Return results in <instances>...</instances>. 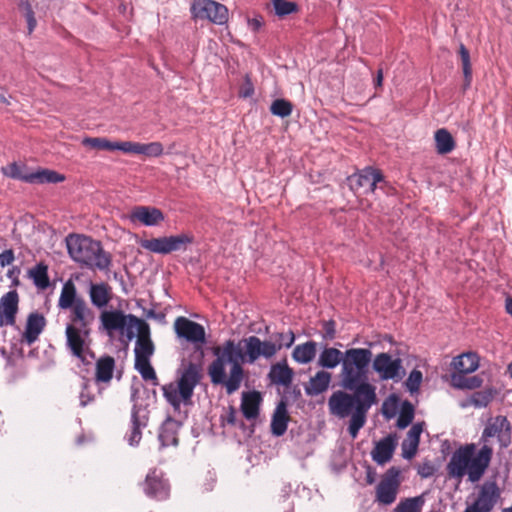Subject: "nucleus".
Segmentation results:
<instances>
[{
  "label": "nucleus",
  "instance_id": "obj_1",
  "mask_svg": "<svg viewBox=\"0 0 512 512\" xmlns=\"http://www.w3.org/2000/svg\"><path fill=\"white\" fill-rule=\"evenodd\" d=\"M511 424L506 416L491 417L482 432L483 446L476 452L475 444L459 447L451 456L446 470L450 478L461 480L465 475L471 482H478L490 465L493 449L489 445L490 438H496L501 449L507 448L512 442Z\"/></svg>",
  "mask_w": 512,
  "mask_h": 512
},
{
  "label": "nucleus",
  "instance_id": "obj_2",
  "mask_svg": "<svg viewBox=\"0 0 512 512\" xmlns=\"http://www.w3.org/2000/svg\"><path fill=\"white\" fill-rule=\"evenodd\" d=\"M368 373L369 371L353 373L345 370V378L340 379L341 386L353 393L339 390L328 400L331 414L339 418L351 416L348 432L353 439L365 425L369 409L377 403L376 387L369 382Z\"/></svg>",
  "mask_w": 512,
  "mask_h": 512
},
{
  "label": "nucleus",
  "instance_id": "obj_3",
  "mask_svg": "<svg viewBox=\"0 0 512 512\" xmlns=\"http://www.w3.org/2000/svg\"><path fill=\"white\" fill-rule=\"evenodd\" d=\"M216 358L208 366V375L213 385L225 387L228 395L235 393L244 379L242 363H254L262 356L260 339L250 336L238 342L227 340L213 350Z\"/></svg>",
  "mask_w": 512,
  "mask_h": 512
},
{
  "label": "nucleus",
  "instance_id": "obj_4",
  "mask_svg": "<svg viewBox=\"0 0 512 512\" xmlns=\"http://www.w3.org/2000/svg\"><path fill=\"white\" fill-rule=\"evenodd\" d=\"M202 370L201 363L183 359L177 369L176 384L170 383L162 387L165 399L175 410L180 409L181 403L191 402L194 389L202 379Z\"/></svg>",
  "mask_w": 512,
  "mask_h": 512
},
{
  "label": "nucleus",
  "instance_id": "obj_5",
  "mask_svg": "<svg viewBox=\"0 0 512 512\" xmlns=\"http://www.w3.org/2000/svg\"><path fill=\"white\" fill-rule=\"evenodd\" d=\"M66 246L69 256L77 263L92 270L106 271L110 268L111 255L104 251L101 243L84 235H68Z\"/></svg>",
  "mask_w": 512,
  "mask_h": 512
},
{
  "label": "nucleus",
  "instance_id": "obj_6",
  "mask_svg": "<svg viewBox=\"0 0 512 512\" xmlns=\"http://www.w3.org/2000/svg\"><path fill=\"white\" fill-rule=\"evenodd\" d=\"M372 351L367 348H350L342 352L334 347H325L318 358V366L334 369L341 364L340 379L345 378V370L353 373L369 371Z\"/></svg>",
  "mask_w": 512,
  "mask_h": 512
},
{
  "label": "nucleus",
  "instance_id": "obj_7",
  "mask_svg": "<svg viewBox=\"0 0 512 512\" xmlns=\"http://www.w3.org/2000/svg\"><path fill=\"white\" fill-rule=\"evenodd\" d=\"M99 330L105 332L109 337H114L115 333L125 335L128 340L135 337V329L143 322L133 314H126L122 310H103L99 316Z\"/></svg>",
  "mask_w": 512,
  "mask_h": 512
},
{
  "label": "nucleus",
  "instance_id": "obj_8",
  "mask_svg": "<svg viewBox=\"0 0 512 512\" xmlns=\"http://www.w3.org/2000/svg\"><path fill=\"white\" fill-rule=\"evenodd\" d=\"M372 368L381 381L399 382L406 372L399 357L393 358L387 352H381L371 359Z\"/></svg>",
  "mask_w": 512,
  "mask_h": 512
},
{
  "label": "nucleus",
  "instance_id": "obj_9",
  "mask_svg": "<svg viewBox=\"0 0 512 512\" xmlns=\"http://www.w3.org/2000/svg\"><path fill=\"white\" fill-rule=\"evenodd\" d=\"M193 237L187 234H180L168 237H159L140 240V246L153 253L169 254L173 251L185 249L187 244L192 243Z\"/></svg>",
  "mask_w": 512,
  "mask_h": 512
},
{
  "label": "nucleus",
  "instance_id": "obj_10",
  "mask_svg": "<svg viewBox=\"0 0 512 512\" xmlns=\"http://www.w3.org/2000/svg\"><path fill=\"white\" fill-rule=\"evenodd\" d=\"M191 13L194 18L207 19L218 25H222L228 20V9L213 0H193Z\"/></svg>",
  "mask_w": 512,
  "mask_h": 512
},
{
  "label": "nucleus",
  "instance_id": "obj_11",
  "mask_svg": "<svg viewBox=\"0 0 512 512\" xmlns=\"http://www.w3.org/2000/svg\"><path fill=\"white\" fill-rule=\"evenodd\" d=\"M66 335V346L70 350L71 354L78 358L84 364H89L87 356L94 357V354L90 350V343L88 338L90 335H85L84 330H80L73 324H67L65 329Z\"/></svg>",
  "mask_w": 512,
  "mask_h": 512
},
{
  "label": "nucleus",
  "instance_id": "obj_12",
  "mask_svg": "<svg viewBox=\"0 0 512 512\" xmlns=\"http://www.w3.org/2000/svg\"><path fill=\"white\" fill-rule=\"evenodd\" d=\"M400 470L391 467L384 474L376 487V501L382 505L392 504L397 497L400 486Z\"/></svg>",
  "mask_w": 512,
  "mask_h": 512
},
{
  "label": "nucleus",
  "instance_id": "obj_13",
  "mask_svg": "<svg viewBox=\"0 0 512 512\" xmlns=\"http://www.w3.org/2000/svg\"><path fill=\"white\" fill-rule=\"evenodd\" d=\"M501 491L495 481L485 482L477 495L475 501L468 505L464 512H491L498 500Z\"/></svg>",
  "mask_w": 512,
  "mask_h": 512
},
{
  "label": "nucleus",
  "instance_id": "obj_14",
  "mask_svg": "<svg viewBox=\"0 0 512 512\" xmlns=\"http://www.w3.org/2000/svg\"><path fill=\"white\" fill-rule=\"evenodd\" d=\"M174 328L178 337L185 339L195 346H202L206 342L204 327L186 317H178L175 320Z\"/></svg>",
  "mask_w": 512,
  "mask_h": 512
},
{
  "label": "nucleus",
  "instance_id": "obj_15",
  "mask_svg": "<svg viewBox=\"0 0 512 512\" xmlns=\"http://www.w3.org/2000/svg\"><path fill=\"white\" fill-rule=\"evenodd\" d=\"M383 180L384 178L382 173L372 167H367L348 178L351 189L356 192L362 190L364 194L373 193L376 189L377 183H380Z\"/></svg>",
  "mask_w": 512,
  "mask_h": 512
},
{
  "label": "nucleus",
  "instance_id": "obj_16",
  "mask_svg": "<svg viewBox=\"0 0 512 512\" xmlns=\"http://www.w3.org/2000/svg\"><path fill=\"white\" fill-rule=\"evenodd\" d=\"M143 491L147 497L162 501L169 497L170 485L167 480L164 479L161 471L153 469L145 478Z\"/></svg>",
  "mask_w": 512,
  "mask_h": 512
},
{
  "label": "nucleus",
  "instance_id": "obj_17",
  "mask_svg": "<svg viewBox=\"0 0 512 512\" xmlns=\"http://www.w3.org/2000/svg\"><path fill=\"white\" fill-rule=\"evenodd\" d=\"M131 223H140L145 226H156L164 220L163 212L152 206H135L127 215Z\"/></svg>",
  "mask_w": 512,
  "mask_h": 512
},
{
  "label": "nucleus",
  "instance_id": "obj_18",
  "mask_svg": "<svg viewBox=\"0 0 512 512\" xmlns=\"http://www.w3.org/2000/svg\"><path fill=\"white\" fill-rule=\"evenodd\" d=\"M70 324L77 326L78 329L84 330L85 335H90L91 324L95 319V313L88 307L84 299H79L75 307L71 309Z\"/></svg>",
  "mask_w": 512,
  "mask_h": 512
},
{
  "label": "nucleus",
  "instance_id": "obj_19",
  "mask_svg": "<svg viewBox=\"0 0 512 512\" xmlns=\"http://www.w3.org/2000/svg\"><path fill=\"white\" fill-rule=\"evenodd\" d=\"M18 294L15 290L9 291L0 299V327L15 324L18 311Z\"/></svg>",
  "mask_w": 512,
  "mask_h": 512
},
{
  "label": "nucleus",
  "instance_id": "obj_20",
  "mask_svg": "<svg viewBox=\"0 0 512 512\" xmlns=\"http://www.w3.org/2000/svg\"><path fill=\"white\" fill-rule=\"evenodd\" d=\"M136 330L135 357L151 358L154 354L155 346L151 340L149 324L143 320Z\"/></svg>",
  "mask_w": 512,
  "mask_h": 512
},
{
  "label": "nucleus",
  "instance_id": "obj_21",
  "mask_svg": "<svg viewBox=\"0 0 512 512\" xmlns=\"http://www.w3.org/2000/svg\"><path fill=\"white\" fill-rule=\"evenodd\" d=\"M397 445V437L395 434H389L385 438L378 441L371 451L374 462L378 465H384L392 459L393 453Z\"/></svg>",
  "mask_w": 512,
  "mask_h": 512
},
{
  "label": "nucleus",
  "instance_id": "obj_22",
  "mask_svg": "<svg viewBox=\"0 0 512 512\" xmlns=\"http://www.w3.org/2000/svg\"><path fill=\"white\" fill-rule=\"evenodd\" d=\"M147 422L146 411L134 405L131 412V431L126 436L129 445L136 446L139 444L142 438L141 429L146 427Z\"/></svg>",
  "mask_w": 512,
  "mask_h": 512
},
{
  "label": "nucleus",
  "instance_id": "obj_23",
  "mask_svg": "<svg viewBox=\"0 0 512 512\" xmlns=\"http://www.w3.org/2000/svg\"><path fill=\"white\" fill-rule=\"evenodd\" d=\"M45 326L46 319L42 314L38 312L30 313L27 317L25 330L22 335L23 340L28 345L33 344L35 341H37L39 335L43 332Z\"/></svg>",
  "mask_w": 512,
  "mask_h": 512
},
{
  "label": "nucleus",
  "instance_id": "obj_24",
  "mask_svg": "<svg viewBox=\"0 0 512 512\" xmlns=\"http://www.w3.org/2000/svg\"><path fill=\"white\" fill-rule=\"evenodd\" d=\"M289 420H290V417L288 415L287 403L285 400L282 399L277 404V406L274 410V413L272 415V419H271L272 434L277 437L282 436L287 430Z\"/></svg>",
  "mask_w": 512,
  "mask_h": 512
},
{
  "label": "nucleus",
  "instance_id": "obj_25",
  "mask_svg": "<svg viewBox=\"0 0 512 512\" xmlns=\"http://www.w3.org/2000/svg\"><path fill=\"white\" fill-rule=\"evenodd\" d=\"M422 431L423 426L421 423H416L410 428L406 438L401 444L403 458L412 459L415 456Z\"/></svg>",
  "mask_w": 512,
  "mask_h": 512
},
{
  "label": "nucleus",
  "instance_id": "obj_26",
  "mask_svg": "<svg viewBox=\"0 0 512 512\" xmlns=\"http://www.w3.org/2000/svg\"><path fill=\"white\" fill-rule=\"evenodd\" d=\"M331 373L321 370L318 371L305 385V393L309 396H317L325 392L331 382Z\"/></svg>",
  "mask_w": 512,
  "mask_h": 512
},
{
  "label": "nucleus",
  "instance_id": "obj_27",
  "mask_svg": "<svg viewBox=\"0 0 512 512\" xmlns=\"http://www.w3.org/2000/svg\"><path fill=\"white\" fill-rule=\"evenodd\" d=\"M261 395L257 391L243 393L241 401V411L248 420L256 419L259 415V406Z\"/></svg>",
  "mask_w": 512,
  "mask_h": 512
},
{
  "label": "nucleus",
  "instance_id": "obj_28",
  "mask_svg": "<svg viewBox=\"0 0 512 512\" xmlns=\"http://www.w3.org/2000/svg\"><path fill=\"white\" fill-rule=\"evenodd\" d=\"M91 303L97 308H104L111 300V288L106 283H92L89 288Z\"/></svg>",
  "mask_w": 512,
  "mask_h": 512
},
{
  "label": "nucleus",
  "instance_id": "obj_29",
  "mask_svg": "<svg viewBox=\"0 0 512 512\" xmlns=\"http://www.w3.org/2000/svg\"><path fill=\"white\" fill-rule=\"evenodd\" d=\"M115 369V359L112 356L105 355L96 362L95 380L98 383H108L113 377Z\"/></svg>",
  "mask_w": 512,
  "mask_h": 512
},
{
  "label": "nucleus",
  "instance_id": "obj_30",
  "mask_svg": "<svg viewBox=\"0 0 512 512\" xmlns=\"http://www.w3.org/2000/svg\"><path fill=\"white\" fill-rule=\"evenodd\" d=\"M452 365L456 372L465 374L472 373L479 366L478 357L472 352L463 353L453 359Z\"/></svg>",
  "mask_w": 512,
  "mask_h": 512
},
{
  "label": "nucleus",
  "instance_id": "obj_31",
  "mask_svg": "<svg viewBox=\"0 0 512 512\" xmlns=\"http://www.w3.org/2000/svg\"><path fill=\"white\" fill-rule=\"evenodd\" d=\"M316 353L317 343L314 341H307L295 346L292 352V357L297 363L308 364L315 358Z\"/></svg>",
  "mask_w": 512,
  "mask_h": 512
},
{
  "label": "nucleus",
  "instance_id": "obj_32",
  "mask_svg": "<svg viewBox=\"0 0 512 512\" xmlns=\"http://www.w3.org/2000/svg\"><path fill=\"white\" fill-rule=\"evenodd\" d=\"M293 370L286 363H277L271 367L269 377L272 383L288 386L293 379Z\"/></svg>",
  "mask_w": 512,
  "mask_h": 512
},
{
  "label": "nucleus",
  "instance_id": "obj_33",
  "mask_svg": "<svg viewBox=\"0 0 512 512\" xmlns=\"http://www.w3.org/2000/svg\"><path fill=\"white\" fill-rule=\"evenodd\" d=\"M177 422L171 418H168L161 426L158 439L161 443L162 447H167L170 445H177Z\"/></svg>",
  "mask_w": 512,
  "mask_h": 512
},
{
  "label": "nucleus",
  "instance_id": "obj_34",
  "mask_svg": "<svg viewBox=\"0 0 512 512\" xmlns=\"http://www.w3.org/2000/svg\"><path fill=\"white\" fill-rule=\"evenodd\" d=\"M81 299L77 297V291L75 285L71 281H67L61 290V294L58 300V307L60 309H72L75 307L77 301Z\"/></svg>",
  "mask_w": 512,
  "mask_h": 512
},
{
  "label": "nucleus",
  "instance_id": "obj_35",
  "mask_svg": "<svg viewBox=\"0 0 512 512\" xmlns=\"http://www.w3.org/2000/svg\"><path fill=\"white\" fill-rule=\"evenodd\" d=\"M64 179L65 177L63 175L53 170L43 169L34 173H29L28 177L26 178V182L33 184L59 183L64 181Z\"/></svg>",
  "mask_w": 512,
  "mask_h": 512
},
{
  "label": "nucleus",
  "instance_id": "obj_36",
  "mask_svg": "<svg viewBox=\"0 0 512 512\" xmlns=\"http://www.w3.org/2000/svg\"><path fill=\"white\" fill-rule=\"evenodd\" d=\"M434 139L436 144V151L438 154H448L455 148L456 144L454 138L445 128L438 129L435 132Z\"/></svg>",
  "mask_w": 512,
  "mask_h": 512
},
{
  "label": "nucleus",
  "instance_id": "obj_37",
  "mask_svg": "<svg viewBox=\"0 0 512 512\" xmlns=\"http://www.w3.org/2000/svg\"><path fill=\"white\" fill-rule=\"evenodd\" d=\"M271 4L275 15L280 19H283L286 16L297 13L299 11V6L294 1L271 0Z\"/></svg>",
  "mask_w": 512,
  "mask_h": 512
},
{
  "label": "nucleus",
  "instance_id": "obj_38",
  "mask_svg": "<svg viewBox=\"0 0 512 512\" xmlns=\"http://www.w3.org/2000/svg\"><path fill=\"white\" fill-rule=\"evenodd\" d=\"M459 55L462 63V70L464 75V85L463 88L466 90L470 87L472 82V66L470 62V54L464 44H460L459 46Z\"/></svg>",
  "mask_w": 512,
  "mask_h": 512
},
{
  "label": "nucleus",
  "instance_id": "obj_39",
  "mask_svg": "<svg viewBox=\"0 0 512 512\" xmlns=\"http://www.w3.org/2000/svg\"><path fill=\"white\" fill-rule=\"evenodd\" d=\"M424 503V495L406 498L398 503L395 512H421Z\"/></svg>",
  "mask_w": 512,
  "mask_h": 512
},
{
  "label": "nucleus",
  "instance_id": "obj_40",
  "mask_svg": "<svg viewBox=\"0 0 512 512\" xmlns=\"http://www.w3.org/2000/svg\"><path fill=\"white\" fill-rule=\"evenodd\" d=\"M30 276L36 287L39 289H46L50 282L48 277V268L46 265L40 263L30 270Z\"/></svg>",
  "mask_w": 512,
  "mask_h": 512
},
{
  "label": "nucleus",
  "instance_id": "obj_41",
  "mask_svg": "<svg viewBox=\"0 0 512 512\" xmlns=\"http://www.w3.org/2000/svg\"><path fill=\"white\" fill-rule=\"evenodd\" d=\"M82 144L93 149L107 151H114L115 146V142L104 137H86L82 140Z\"/></svg>",
  "mask_w": 512,
  "mask_h": 512
},
{
  "label": "nucleus",
  "instance_id": "obj_42",
  "mask_svg": "<svg viewBox=\"0 0 512 512\" xmlns=\"http://www.w3.org/2000/svg\"><path fill=\"white\" fill-rule=\"evenodd\" d=\"M293 105L290 101L280 98L272 102L270 112L278 117L285 118L291 115Z\"/></svg>",
  "mask_w": 512,
  "mask_h": 512
},
{
  "label": "nucleus",
  "instance_id": "obj_43",
  "mask_svg": "<svg viewBox=\"0 0 512 512\" xmlns=\"http://www.w3.org/2000/svg\"><path fill=\"white\" fill-rule=\"evenodd\" d=\"M414 418V407L409 401L403 402L397 419V427L404 429L409 426Z\"/></svg>",
  "mask_w": 512,
  "mask_h": 512
},
{
  "label": "nucleus",
  "instance_id": "obj_44",
  "mask_svg": "<svg viewBox=\"0 0 512 512\" xmlns=\"http://www.w3.org/2000/svg\"><path fill=\"white\" fill-rule=\"evenodd\" d=\"M164 148L160 142L140 143L139 155L148 157H159L163 154Z\"/></svg>",
  "mask_w": 512,
  "mask_h": 512
},
{
  "label": "nucleus",
  "instance_id": "obj_45",
  "mask_svg": "<svg viewBox=\"0 0 512 512\" xmlns=\"http://www.w3.org/2000/svg\"><path fill=\"white\" fill-rule=\"evenodd\" d=\"M493 399V393L491 390H482L475 392L471 398L470 403L477 407H486Z\"/></svg>",
  "mask_w": 512,
  "mask_h": 512
},
{
  "label": "nucleus",
  "instance_id": "obj_46",
  "mask_svg": "<svg viewBox=\"0 0 512 512\" xmlns=\"http://www.w3.org/2000/svg\"><path fill=\"white\" fill-rule=\"evenodd\" d=\"M271 339L273 340V342H275L277 347L279 346V350H280L283 347H286V348L291 347L295 341V335L291 330H289L286 333H282V332L274 333V334H272Z\"/></svg>",
  "mask_w": 512,
  "mask_h": 512
},
{
  "label": "nucleus",
  "instance_id": "obj_47",
  "mask_svg": "<svg viewBox=\"0 0 512 512\" xmlns=\"http://www.w3.org/2000/svg\"><path fill=\"white\" fill-rule=\"evenodd\" d=\"M422 379H423L422 372L417 369H413L405 381V386H406L407 390L410 393L417 392L422 383Z\"/></svg>",
  "mask_w": 512,
  "mask_h": 512
},
{
  "label": "nucleus",
  "instance_id": "obj_48",
  "mask_svg": "<svg viewBox=\"0 0 512 512\" xmlns=\"http://www.w3.org/2000/svg\"><path fill=\"white\" fill-rule=\"evenodd\" d=\"M19 7L24 11V15L28 24V30L29 33H31L36 27V19L32 7L28 0H21Z\"/></svg>",
  "mask_w": 512,
  "mask_h": 512
},
{
  "label": "nucleus",
  "instance_id": "obj_49",
  "mask_svg": "<svg viewBox=\"0 0 512 512\" xmlns=\"http://www.w3.org/2000/svg\"><path fill=\"white\" fill-rule=\"evenodd\" d=\"M139 142H132V141H122L117 142L115 141L114 150H120L124 153H130V154H138L139 153Z\"/></svg>",
  "mask_w": 512,
  "mask_h": 512
},
{
  "label": "nucleus",
  "instance_id": "obj_50",
  "mask_svg": "<svg viewBox=\"0 0 512 512\" xmlns=\"http://www.w3.org/2000/svg\"><path fill=\"white\" fill-rule=\"evenodd\" d=\"M260 351L262 352V357L268 359L273 357L277 351H279V346L277 347L272 339L269 341L260 340Z\"/></svg>",
  "mask_w": 512,
  "mask_h": 512
},
{
  "label": "nucleus",
  "instance_id": "obj_51",
  "mask_svg": "<svg viewBox=\"0 0 512 512\" xmlns=\"http://www.w3.org/2000/svg\"><path fill=\"white\" fill-rule=\"evenodd\" d=\"M239 97L241 98H250L254 94V85L249 77V75H246L244 78V82L239 88Z\"/></svg>",
  "mask_w": 512,
  "mask_h": 512
},
{
  "label": "nucleus",
  "instance_id": "obj_52",
  "mask_svg": "<svg viewBox=\"0 0 512 512\" xmlns=\"http://www.w3.org/2000/svg\"><path fill=\"white\" fill-rule=\"evenodd\" d=\"M5 174L10 176L14 179H20L26 182V178L28 177V174H24L22 172V168L17 165L16 163H12L8 165V167L5 169Z\"/></svg>",
  "mask_w": 512,
  "mask_h": 512
},
{
  "label": "nucleus",
  "instance_id": "obj_53",
  "mask_svg": "<svg viewBox=\"0 0 512 512\" xmlns=\"http://www.w3.org/2000/svg\"><path fill=\"white\" fill-rule=\"evenodd\" d=\"M336 324L333 320L323 322V334L322 337L325 340H333L336 335Z\"/></svg>",
  "mask_w": 512,
  "mask_h": 512
},
{
  "label": "nucleus",
  "instance_id": "obj_54",
  "mask_svg": "<svg viewBox=\"0 0 512 512\" xmlns=\"http://www.w3.org/2000/svg\"><path fill=\"white\" fill-rule=\"evenodd\" d=\"M435 471V466L429 461L422 463L418 468V474L422 478H429L433 476Z\"/></svg>",
  "mask_w": 512,
  "mask_h": 512
},
{
  "label": "nucleus",
  "instance_id": "obj_55",
  "mask_svg": "<svg viewBox=\"0 0 512 512\" xmlns=\"http://www.w3.org/2000/svg\"><path fill=\"white\" fill-rule=\"evenodd\" d=\"M139 373L144 380L151 381L154 386L159 384L156 372H155L154 368L152 367V365H150L146 369H143Z\"/></svg>",
  "mask_w": 512,
  "mask_h": 512
},
{
  "label": "nucleus",
  "instance_id": "obj_56",
  "mask_svg": "<svg viewBox=\"0 0 512 512\" xmlns=\"http://www.w3.org/2000/svg\"><path fill=\"white\" fill-rule=\"evenodd\" d=\"M80 398V405L82 407L87 406L90 402L93 401L94 396L88 391V383L84 382L82 386V391L79 395Z\"/></svg>",
  "mask_w": 512,
  "mask_h": 512
},
{
  "label": "nucleus",
  "instance_id": "obj_57",
  "mask_svg": "<svg viewBox=\"0 0 512 512\" xmlns=\"http://www.w3.org/2000/svg\"><path fill=\"white\" fill-rule=\"evenodd\" d=\"M451 381H452V385L454 387L459 388V389H465V384H466L465 373H459V372L453 373L451 375Z\"/></svg>",
  "mask_w": 512,
  "mask_h": 512
},
{
  "label": "nucleus",
  "instance_id": "obj_58",
  "mask_svg": "<svg viewBox=\"0 0 512 512\" xmlns=\"http://www.w3.org/2000/svg\"><path fill=\"white\" fill-rule=\"evenodd\" d=\"M14 259H15V257H14L13 250H11V249L5 250L4 252H2L0 254V266L1 267L8 266V265L12 264Z\"/></svg>",
  "mask_w": 512,
  "mask_h": 512
},
{
  "label": "nucleus",
  "instance_id": "obj_59",
  "mask_svg": "<svg viewBox=\"0 0 512 512\" xmlns=\"http://www.w3.org/2000/svg\"><path fill=\"white\" fill-rule=\"evenodd\" d=\"M482 385V379L479 376L466 377L465 389H476Z\"/></svg>",
  "mask_w": 512,
  "mask_h": 512
},
{
  "label": "nucleus",
  "instance_id": "obj_60",
  "mask_svg": "<svg viewBox=\"0 0 512 512\" xmlns=\"http://www.w3.org/2000/svg\"><path fill=\"white\" fill-rule=\"evenodd\" d=\"M151 365L150 358L135 357V369L140 372Z\"/></svg>",
  "mask_w": 512,
  "mask_h": 512
},
{
  "label": "nucleus",
  "instance_id": "obj_61",
  "mask_svg": "<svg viewBox=\"0 0 512 512\" xmlns=\"http://www.w3.org/2000/svg\"><path fill=\"white\" fill-rule=\"evenodd\" d=\"M147 318L154 319L160 323L165 322V314L162 312H156L154 310H149L146 314Z\"/></svg>",
  "mask_w": 512,
  "mask_h": 512
},
{
  "label": "nucleus",
  "instance_id": "obj_62",
  "mask_svg": "<svg viewBox=\"0 0 512 512\" xmlns=\"http://www.w3.org/2000/svg\"><path fill=\"white\" fill-rule=\"evenodd\" d=\"M382 81H383V72L381 69H379L377 72L376 79H375V86L376 87L382 86Z\"/></svg>",
  "mask_w": 512,
  "mask_h": 512
},
{
  "label": "nucleus",
  "instance_id": "obj_63",
  "mask_svg": "<svg viewBox=\"0 0 512 512\" xmlns=\"http://www.w3.org/2000/svg\"><path fill=\"white\" fill-rule=\"evenodd\" d=\"M505 308H506L507 313L512 316V298H508L506 300Z\"/></svg>",
  "mask_w": 512,
  "mask_h": 512
},
{
  "label": "nucleus",
  "instance_id": "obj_64",
  "mask_svg": "<svg viewBox=\"0 0 512 512\" xmlns=\"http://www.w3.org/2000/svg\"><path fill=\"white\" fill-rule=\"evenodd\" d=\"M0 102L4 104H9L8 99L3 94H0Z\"/></svg>",
  "mask_w": 512,
  "mask_h": 512
}]
</instances>
